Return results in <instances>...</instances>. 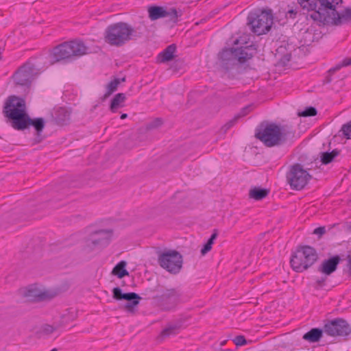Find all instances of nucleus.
I'll return each mask as SVG.
<instances>
[{
	"label": "nucleus",
	"mask_w": 351,
	"mask_h": 351,
	"mask_svg": "<svg viewBox=\"0 0 351 351\" xmlns=\"http://www.w3.org/2000/svg\"><path fill=\"white\" fill-rule=\"evenodd\" d=\"M298 2L303 9L312 11V12L318 9V0H298Z\"/></svg>",
	"instance_id": "30"
},
{
	"label": "nucleus",
	"mask_w": 351,
	"mask_h": 351,
	"mask_svg": "<svg viewBox=\"0 0 351 351\" xmlns=\"http://www.w3.org/2000/svg\"><path fill=\"white\" fill-rule=\"evenodd\" d=\"M141 300V297L134 292L123 293L122 300L127 301L123 308L129 313H134V308L139 304Z\"/></svg>",
	"instance_id": "17"
},
{
	"label": "nucleus",
	"mask_w": 351,
	"mask_h": 351,
	"mask_svg": "<svg viewBox=\"0 0 351 351\" xmlns=\"http://www.w3.org/2000/svg\"><path fill=\"white\" fill-rule=\"evenodd\" d=\"M324 332V328H313L303 335L302 339L309 343L318 342Z\"/></svg>",
	"instance_id": "22"
},
{
	"label": "nucleus",
	"mask_w": 351,
	"mask_h": 351,
	"mask_svg": "<svg viewBox=\"0 0 351 351\" xmlns=\"http://www.w3.org/2000/svg\"><path fill=\"white\" fill-rule=\"evenodd\" d=\"M317 113V109L315 107L309 106L305 110L298 112L299 117H307L315 116Z\"/></svg>",
	"instance_id": "32"
},
{
	"label": "nucleus",
	"mask_w": 351,
	"mask_h": 351,
	"mask_svg": "<svg viewBox=\"0 0 351 351\" xmlns=\"http://www.w3.org/2000/svg\"><path fill=\"white\" fill-rule=\"evenodd\" d=\"M182 293L177 289H167L162 295L153 298L158 306L165 311L174 309L180 301Z\"/></svg>",
	"instance_id": "11"
},
{
	"label": "nucleus",
	"mask_w": 351,
	"mask_h": 351,
	"mask_svg": "<svg viewBox=\"0 0 351 351\" xmlns=\"http://www.w3.org/2000/svg\"><path fill=\"white\" fill-rule=\"evenodd\" d=\"M121 83L120 78H114L106 85V93L104 94L102 100L108 98L112 93L117 90L119 84Z\"/></svg>",
	"instance_id": "31"
},
{
	"label": "nucleus",
	"mask_w": 351,
	"mask_h": 351,
	"mask_svg": "<svg viewBox=\"0 0 351 351\" xmlns=\"http://www.w3.org/2000/svg\"><path fill=\"white\" fill-rule=\"evenodd\" d=\"M165 13L164 17H168L169 21L174 24L178 22V18L182 15V11L175 8H165Z\"/></svg>",
	"instance_id": "27"
},
{
	"label": "nucleus",
	"mask_w": 351,
	"mask_h": 351,
	"mask_svg": "<svg viewBox=\"0 0 351 351\" xmlns=\"http://www.w3.org/2000/svg\"><path fill=\"white\" fill-rule=\"evenodd\" d=\"M293 135L294 132L287 126L268 122H262L255 132V137L268 147L283 145Z\"/></svg>",
	"instance_id": "2"
},
{
	"label": "nucleus",
	"mask_w": 351,
	"mask_h": 351,
	"mask_svg": "<svg viewBox=\"0 0 351 351\" xmlns=\"http://www.w3.org/2000/svg\"><path fill=\"white\" fill-rule=\"evenodd\" d=\"M48 327H49V328H49V330L51 332H53L54 331V328H53L52 326H48Z\"/></svg>",
	"instance_id": "53"
},
{
	"label": "nucleus",
	"mask_w": 351,
	"mask_h": 351,
	"mask_svg": "<svg viewBox=\"0 0 351 351\" xmlns=\"http://www.w3.org/2000/svg\"><path fill=\"white\" fill-rule=\"evenodd\" d=\"M51 351H58V349L57 348H53Z\"/></svg>",
	"instance_id": "56"
},
{
	"label": "nucleus",
	"mask_w": 351,
	"mask_h": 351,
	"mask_svg": "<svg viewBox=\"0 0 351 351\" xmlns=\"http://www.w3.org/2000/svg\"><path fill=\"white\" fill-rule=\"evenodd\" d=\"M326 278V277H322L321 278H319L316 280V284L318 287H322L325 285Z\"/></svg>",
	"instance_id": "45"
},
{
	"label": "nucleus",
	"mask_w": 351,
	"mask_h": 351,
	"mask_svg": "<svg viewBox=\"0 0 351 351\" xmlns=\"http://www.w3.org/2000/svg\"><path fill=\"white\" fill-rule=\"evenodd\" d=\"M239 119L235 115L231 120L227 122L222 128L224 132L228 130L230 128H232L237 121Z\"/></svg>",
	"instance_id": "40"
},
{
	"label": "nucleus",
	"mask_w": 351,
	"mask_h": 351,
	"mask_svg": "<svg viewBox=\"0 0 351 351\" xmlns=\"http://www.w3.org/2000/svg\"><path fill=\"white\" fill-rule=\"evenodd\" d=\"M88 47L80 40L62 43L53 47L51 53L56 62H71L87 53Z\"/></svg>",
	"instance_id": "4"
},
{
	"label": "nucleus",
	"mask_w": 351,
	"mask_h": 351,
	"mask_svg": "<svg viewBox=\"0 0 351 351\" xmlns=\"http://www.w3.org/2000/svg\"><path fill=\"white\" fill-rule=\"evenodd\" d=\"M40 73V69L34 63L27 61L18 69L12 77L16 85L29 87Z\"/></svg>",
	"instance_id": "9"
},
{
	"label": "nucleus",
	"mask_w": 351,
	"mask_h": 351,
	"mask_svg": "<svg viewBox=\"0 0 351 351\" xmlns=\"http://www.w3.org/2000/svg\"><path fill=\"white\" fill-rule=\"evenodd\" d=\"M162 123L163 121L161 118H156L153 121L147 124L146 128L147 130L155 129L162 125Z\"/></svg>",
	"instance_id": "35"
},
{
	"label": "nucleus",
	"mask_w": 351,
	"mask_h": 351,
	"mask_svg": "<svg viewBox=\"0 0 351 351\" xmlns=\"http://www.w3.org/2000/svg\"><path fill=\"white\" fill-rule=\"evenodd\" d=\"M339 154L340 151L337 149H335L330 152H322L320 156L321 162L323 165H328L332 162Z\"/></svg>",
	"instance_id": "29"
},
{
	"label": "nucleus",
	"mask_w": 351,
	"mask_h": 351,
	"mask_svg": "<svg viewBox=\"0 0 351 351\" xmlns=\"http://www.w3.org/2000/svg\"><path fill=\"white\" fill-rule=\"evenodd\" d=\"M25 296L35 302L49 300L55 297V294L47 291H42L36 289H29L25 292Z\"/></svg>",
	"instance_id": "16"
},
{
	"label": "nucleus",
	"mask_w": 351,
	"mask_h": 351,
	"mask_svg": "<svg viewBox=\"0 0 351 351\" xmlns=\"http://www.w3.org/2000/svg\"><path fill=\"white\" fill-rule=\"evenodd\" d=\"M334 73H330V70L328 71V75L326 76L324 80V84H329L332 82V75Z\"/></svg>",
	"instance_id": "46"
},
{
	"label": "nucleus",
	"mask_w": 351,
	"mask_h": 351,
	"mask_svg": "<svg viewBox=\"0 0 351 351\" xmlns=\"http://www.w3.org/2000/svg\"><path fill=\"white\" fill-rule=\"evenodd\" d=\"M48 327H49V328H49V330L51 332H53L54 331V328H53L52 326H48Z\"/></svg>",
	"instance_id": "54"
},
{
	"label": "nucleus",
	"mask_w": 351,
	"mask_h": 351,
	"mask_svg": "<svg viewBox=\"0 0 351 351\" xmlns=\"http://www.w3.org/2000/svg\"><path fill=\"white\" fill-rule=\"evenodd\" d=\"M239 119L235 115L231 120L227 122L222 128L224 132L228 130L230 128H232L237 121Z\"/></svg>",
	"instance_id": "39"
},
{
	"label": "nucleus",
	"mask_w": 351,
	"mask_h": 351,
	"mask_svg": "<svg viewBox=\"0 0 351 351\" xmlns=\"http://www.w3.org/2000/svg\"><path fill=\"white\" fill-rule=\"evenodd\" d=\"M271 10H258L251 12L247 16V25L255 34L260 36L267 33L273 25Z\"/></svg>",
	"instance_id": "6"
},
{
	"label": "nucleus",
	"mask_w": 351,
	"mask_h": 351,
	"mask_svg": "<svg viewBox=\"0 0 351 351\" xmlns=\"http://www.w3.org/2000/svg\"><path fill=\"white\" fill-rule=\"evenodd\" d=\"M291 54L287 53L282 56V58L279 60V64L285 66L288 64V63L291 61Z\"/></svg>",
	"instance_id": "37"
},
{
	"label": "nucleus",
	"mask_w": 351,
	"mask_h": 351,
	"mask_svg": "<svg viewBox=\"0 0 351 351\" xmlns=\"http://www.w3.org/2000/svg\"><path fill=\"white\" fill-rule=\"evenodd\" d=\"M112 231L110 230H99L95 231L93 234L98 235L97 238L92 239L90 243L87 245L91 248L98 247L103 248L109 245Z\"/></svg>",
	"instance_id": "14"
},
{
	"label": "nucleus",
	"mask_w": 351,
	"mask_h": 351,
	"mask_svg": "<svg viewBox=\"0 0 351 351\" xmlns=\"http://www.w3.org/2000/svg\"><path fill=\"white\" fill-rule=\"evenodd\" d=\"M207 243H208L209 245H210L212 246V245L214 243V241L210 239V238L208 239V240L206 242Z\"/></svg>",
	"instance_id": "51"
},
{
	"label": "nucleus",
	"mask_w": 351,
	"mask_h": 351,
	"mask_svg": "<svg viewBox=\"0 0 351 351\" xmlns=\"http://www.w3.org/2000/svg\"><path fill=\"white\" fill-rule=\"evenodd\" d=\"M239 49V54H240V59H241V63L245 62L247 60L251 59L257 51L256 45L251 44L249 45L241 46L237 47Z\"/></svg>",
	"instance_id": "21"
},
{
	"label": "nucleus",
	"mask_w": 351,
	"mask_h": 351,
	"mask_svg": "<svg viewBox=\"0 0 351 351\" xmlns=\"http://www.w3.org/2000/svg\"><path fill=\"white\" fill-rule=\"evenodd\" d=\"M217 236H218V230L217 229H215L213 230V232L211 234L210 239L215 241L217 239Z\"/></svg>",
	"instance_id": "49"
},
{
	"label": "nucleus",
	"mask_w": 351,
	"mask_h": 351,
	"mask_svg": "<svg viewBox=\"0 0 351 351\" xmlns=\"http://www.w3.org/2000/svg\"><path fill=\"white\" fill-rule=\"evenodd\" d=\"M158 263L161 267L171 274H178L182 265V256L176 250H169L158 256Z\"/></svg>",
	"instance_id": "10"
},
{
	"label": "nucleus",
	"mask_w": 351,
	"mask_h": 351,
	"mask_svg": "<svg viewBox=\"0 0 351 351\" xmlns=\"http://www.w3.org/2000/svg\"><path fill=\"white\" fill-rule=\"evenodd\" d=\"M232 341L234 342V343L237 346H245L249 343H252V340H246L245 336L243 335H238V336H236Z\"/></svg>",
	"instance_id": "34"
},
{
	"label": "nucleus",
	"mask_w": 351,
	"mask_h": 351,
	"mask_svg": "<svg viewBox=\"0 0 351 351\" xmlns=\"http://www.w3.org/2000/svg\"><path fill=\"white\" fill-rule=\"evenodd\" d=\"M340 261L341 258L338 255L324 260L319 266L318 271L326 276H330L336 271Z\"/></svg>",
	"instance_id": "15"
},
{
	"label": "nucleus",
	"mask_w": 351,
	"mask_h": 351,
	"mask_svg": "<svg viewBox=\"0 0 351 351\" xmlns=\"http://www.w3.org/2000/svg\"><path fill=\"white\" fill-rule=\"evenodd\" d=\"M347 230L350 232H351V221L349 222L347 225Z\"/></svg>",
	"instance_id": "50"
},
{
	"label": "nucleus",
	"mask_w": 351,
	"mask_h": 351,
	"mask_svg": "<svg viewBox=\"0 0 351 351\" xmlns=\"http://www.w3.org/2000/svg\"><path fill=\"white\" fill-rule=\"evenodd\" d=\"M347 261H348V267L349 268V273L351 276V254H348L347 256Z\"/></svg>",
	"instance_id": "48"
},
{
	"label": "nucleus",
	"mask_w": 351,
	"mask_h": 351,
	"mask_svg": "<svg viewBox=\"0 0 351 351\" xmlns=\"http://www.w3.org/2000/svg\"><path fill=\"white\" fill-rule=\"evenodd\" d=\"M212 248V246L210 245H209L208 243H206L202 249L201 250V254L202 255H205L206 254H207L209 251H210Z\"/></svg>",
	"instance_id": "44"
},
{
	"label": "nucleus",
	"mask_w": 351,
	"mask_h": 351,
	"mask_svg": "<svg viewBox=\"0 0 351 351\" xmlns=\"http://www.w3.org/2000/svg\"><path fill=\"white\" fill-rule=\"evenodd\" d=\"M126 97L124 93H117L111 100L110 110L112 112H116L119 108L123 106V103L125 101Z\"/></svg>",
	"instance_id": "26"
},
{
	"label": "nucleus",
	"mask_w": 351,
	"mask_h": 351,
	"mask_svg": "<svg viewBox=\"0 0 351 351\" xmlns=\"http://www.w3.org/2000/svg\"><path fill=\"white\" fill-rule=\"evenodd\" d=\"M126 265V261H120L113 268L112 274L117 276L119 278H123L125 276H129V272L125 269Z\"/></svg>",
	"instance_id": "28"
},
{
	"label": "nucleus",
	"mask_w": 351,
	"mask_h": 351,
	"mask_svg": "<svg viewBox=\"0 0 351 351\" xmlns=\"http://www.w3.org/2000/svg\"><path fill=\"white\" fill-rule=\"evenodd\" d=\"M326 232L325 226H319L313 230V234L318 235L321 238Z\"/></svg>",
	"instance_id": "43"
},
{
	"label": "nucleus",
	"mask_w": 351,
	"mask_h": 351,
	"mask_svg": "<svg viewBox=\"0 0 351 351\" xmlns=\"http://www.w3.org/2000/svg\"><path fill=\"white\" fill-rule=\"evenodd\" d=\"M184 323V320L182 319H179L173 322L169 323L167 327L162 330L160 337L162 338H165L178 334L183 326Z\"/></svg>",
	"instance_id": "19"
},
{
	"label": "nucleus",
	"mask_w": 351,
	"mask_h": 351,
	"mask_svg": "<svg viewBox=\"0 0 351 351\" xmlns=\"http://www.w3.org/2000/svg\"><path fill=\"white\" fill-rule=\"evenodd\" d=\"M250 108H251V106H247L243 108L241 110V111L237 114H236L237 117L239 119L241 117H245V115H247L248 114V112L250 110Z\"/></svg>",
	"instance_id": "42"
},
{
	"label": "nucleus",
	"mask_w": 351,
	"mask_h": 351,
	"mask_svg": "<svg viewBox=\"0 0 351 351\" xmlns=\"http://www.w3.org/2000/svg\"><path fill=\"white\" fill-rule=\"evenodd\" d=\"M176 51V44L169 45L160 52L158 56V59L160 62H167L172 60L174 58V53Z\"/></svg>",
	"instance_id": "23"
},
{
	"label": "nucleus",
	"mask_w": 351,
	"mask_h": 351,
	"mask_svg": "<svg viewBox=\"0 0 351 351\" xmlns=\"http://www.w3.org/2000/svg\"><path fill=\"white\" fill-rule=\"evenodd\" d=\"M123 293L120 287H114L112 289V297L117 300H122Z\"/></svg>",
	"instance_id": "38"
},
{
	"label": "nucleus",
	"mask_w": 351,
	"mask_h": 351,
	"mask_svg": "<svg viewBox=\"0 0 351 351\" xmlns=\"http://www.w3.org/2000/svg\"><path fill=\"white\" fill-rule=\"evenodd\" d=\"M286 178L292 189L300 191L304 188L312 176L303 169L301 164L296 163L291 167Z\"/></svg>",
	"instance_id": "8"
},
{
	"label": "nucleus",
	"mask_w": 351,
	"mask_h": 351,
	"mask_svg": "<svg viewBox=\"0 0 351 351\" xmlns=\"http://www.w3.org/2000/svg\"><path fill=\"white\" fill-rule=\"evenodd\" d=\"M287 14H289V17H290V18H293H293H295V16H296V14H297V12H296L295 10H294L291 9V10H289L287 12Z\"/></svg>",
	"instance_id": "47"
},
{
	"label": "nucleus",
	"mask_w": 351,
	"mask_h": 351,
	"mask_svg": "<svg viewBox=\"0 0 351 351\" xmlns=\"http://www.w3.org/2000/svg\"><path fill=\"white\" fill-rule=\"evenodd\" d=\"M341 131L347 139H351V121L343 125Z\"/></svg>",
	"instance_id": "36"
},
{
	"label": "nucleus",
	"mask_w": 351,
	"mask_h": 351,
	"mask_svg": "<svg viewBox=\"0 0 351 351\" xmlns=\"http://www.w3.org/2000/svg\"><path fill=\"white\" fill-rule=\"evenodd\" d=\"M308 16L323 25L330 24L339 26L351 22V8L348 7L339 11L335 8V11H330L325 15L318 12H314L309 14Z\"/></svg>",
	"instance_id": "7"
},
{
	"label": "nucleus",
	"mask_w": 351,
	"mask_h": 351,
	"mask_svg": "<svg viewBox=\"0 0 351 351\" xmlns=\"http://www.w3.org/2000/svg\"><path fill=\"white\" fill-rule=\"evenodd\" d=\"M324 332L330 337H344L351 333V326L343 318L327 320L324 325Z\"/></svg>",
	"instance_id": "12"
},
{
	"label": "nucleus",
	"mask_w": 351,
	"mask_h": 351,
	"mask_svg": "<svg viewBox=\"0 0 351 351\" xmlns=\"http://www.w3.org/2000/svg\"><path fill=\"white\" fill-rule=\"evenodd\" d=\"M351 65V58H346L343 60V61L337 64L335 67L331 68L330 69V73H335L337 71L339 70L343 66H348Z\"/></svg>",
	"instance_id": "33"
},
{
	"label": "nucleus",
	"mask_w": 351,
	"mask_h": 351,
	"mask_svg": "<svg viewBox=\"0 0 351 351\" xmlns=\"http://www.w3.org/2000/svg\"><path fill=\"white\" fill-rule=\"evenodd\" d=\"M318 259L315 248L309 245L299 246L290 259L292 269L296 272H302L311 267Z\"/></svg>",
	"instance_id": "5"
},
{
	"label": "nucleus",
	"mask_w": 351,
	"mask_h": 351,
	"mask_svg": "<svg viewBox=\"0 0 351 351\" xmlns=\"http://www.w3.org/2000/svg\"><path fill=\"white\" fill-rule=\"evenodd\" d=\"M149 17L152 21H155L160 18H163L165 13V8L158 5H152L148 8Z\"/></svg>",
	"instance_id": "25"
},
{
	"label": "nucleus",
	"mask_w": 351,
	"mask_h": 351,
	"mask_svg": "<svg viewBox=\"0 0 351 351\" xmlns=\"http://www.w3.org/2000/svg\"><path fill=\"white\" fill-rule=\"evenodd\" d=\"M239 119L235 115L231 120L227 122L222 128L224 132L228 130L230 128H232L237 121Z\"/></svg>",
	"instance_id": "41"
},
{
	"label": "nucleus",
	"mask_w": 351,
	"mask_h": 351,
	"mask_svg": "<svg viewBox=\"0 0 351 351\" xmlns=\"http://www.w3.org/2000/svg\"><path fill=\"white\" fill-rule=\"evenodd\" d=\"M221 66L226 71H229L234 66L241 64L239 49L234 47L225 48L219 53Z\"/></svg>",
	"instance_id": "13"
},
{
	"label": "nucleus",
	"mask_w": 351,
	"mask_h": 351,
	"mask_svg": "<svg viewBox=\"0 0 351 351\" xmlns=\"http://www.w3.org/2000/svg\"><path fill=\"white\" fill-rule=\"evenodd\" d=\"M269 189H267L254 186L249 191V197L255 200H261L269 195Z\"/></svg>",
	"instance_id": "24"
},
{
	"label": "nucleus",
	"mask_w": 351,
	"mask_h": 351,
	"mask_svg": "<svg viewBox=\"0 0 351 351\" xmlns=\"http://www.w3.org/2000/svg\"><path fill=\"white\" fill-rule=\"evenodd\" d=\"M127 117H128V114H125V113H123V114H122L121 115V119H125V118H127Z\"/></svg>",
	"instance_id": "52"
},
{
	"label": "nucleus",
	"mask_w": 351,
	"mask_h": 351,
	"mask_svg": "<svg viewBox=\"0 0 351 351\" xmlns=\"http://www.w3.org/2000/svg\"><path fill=\"white\" fill-rule=\"evenodd\" d=\"M2 113L7 123L14 130L23 131L33 126L36 130V138H39L43 132L45 122L43 118L32 119L26 111V104L24 99L10 95L3 104Z\"/></svg>",
	"instance_id": "1"
},
{
	"label": "nucleus",
	"mask_w": 351,
	"mask_h": 351,
	"mask_svg": "<svg viewBox=\"0 0 351 351\" xmlns=\"http://www.w3.org/2000/svg\"><path fill=\"white\" fill-rule=\"evenodd\" d=\"M341 3L342 0H318V9L315 10L314 12L325 15L330 11H335V8Z\"/></svg>",
	"instance_id": "20"
},
{
	"label": "nucleus",
	"mask_w": 351,
	"mask_h": 351,
	"mask_svg": "<svg viewBox=\"0 0 351 351\" xmlns=\"http://www.w3.org/2000/svg\"><path fill=\"white\" fill-rule=\"evenodd\" d=\"M125 22H118L109 25L104 32L105 42L111 46L122 47L134 38H140L142 33L138 32Z\"/></svg>",
	"instance_id": "3"
},
{
	"label": "nucleus",
	"mask_w": 351,
	"mask_h": 351,
	"mask_svg": "<svg viewBox=\"0 0 351 351\" xmlns=\"http://www.w3.org/2000/svg\"><path fill=\"white\" fill-rule=\"evenodd\" d=\"M52 118L54 122L58 125H66L70 121L71 112L66 108L60 107L54 110L52 114Z\"/></svg>",
	"instance_id": "18"
},
{
	"label": "nucleus",
	"mask_w": 351,
	"mask_h": 351,
	"mask_svg": "<svg viewBox=\"0 0 351 351\" xmlns=\"http://www.w3.org/2000/svg\"><path fill=\"white\" fill-rule=\"evenodd\" d=\"M120 80H121V82H125V77H123V78H121V79H120Z\"/></svg>",
	"instance_id": "55"
}]
</instances>
